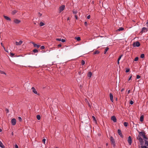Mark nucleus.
Segmentation results:
<instances>
[{
	"label": "nucleus",
	"instance_id": "1",
	"mask_svg": "<svg viewBox=\"0 0 148 148\" xmlns=\"http://www.w3.org/2000/svg\"><path fill=\"white\" fill-rule=\"evenodd\" d=\"M110 139L112 145L113 146L114 148L115 147L116 143L113 137L111 136L110 137Z\"/></svg>",
	"mask_w": 148,
	"mask_h": 148
},
{
	"label": "nucleus",
	"instance_id": "2",
	"mask_svg": "<svg viewBox=\"0 0 148 148\" xmlns=\"http://www.w3.org/2000/svg\"><path fill=\"white\" fill-rule=\"evenodd\" d=\"M140 45V43L138 41H137L136 42H134L133 44V46L134 47H139Z\"/></svg>",
	"mask_w": 148,
	"mask_h": 148
},
{
	"label": "nucleus",
	"instance_id": "3",
	"mask_svg": "<svg viewBox=\"0 0 148 148\" xmlns=\"http://www.w3.org/2000/svg\"><path fill=\"white\" fill-rule=\"evenodd\" d=\"M127 141L129 144L131 145L132 143V139L131 136H129L128 137Z\"/></svg>",
	"mask_w": 148,
	"mask_h": 148
},
{
	"label": "nucleus",
	"instance_id": "4",
	"mask_svg": "<svg viewBox=\"0 0 148 148\" xmlns=\"http://www.w3.org/2000/svg\"><path fill=\"white\" fill-rule=\"evenodd\" d=\"M16 120L14 119H12L11 120V123L13 125H14L16 124Z\"/></svg>",
	"mask_w": 148,
	"mask_h": 148
},
{
	"label": "nucleus",
	"instance_id": "5",
	"mask_svg": "<svg viewBox=\"0 0 148 148\" xmlns=\"http://www.w3.org/2000/svg\"><path fill=\"white\" fill-rule=\"evenodd\" d=\"M111 119L114 122L116 123L117 120L116 117L114 116H113L111 117Z\"/></svg>",
	"mask_w": 148,
	"mask_h": 148
},
{
	"label": "nucleus",
	"instance_id": "6",
	"mask_svg": "<svg viewBox=\"0 0 148 148\" xmlns=\"http://www.w3.org/2000/svg\"><path fill=\"white\" fill-rule=\"evenodd\" d=\"M147 30H148V29L145 27H143L142 28V30L141 32V33L145 32H146Z\"/></svg>",
	"mask_w": 148,
	"mask_h": 148
},
{
	"label": "nucleus",
	"instance_id": "7",
	"mask_svg": "<svg viewBox=\"0 0 148 148\" xmlns=\"http://www.w3.org/2000/svg\"><path fill=\"white\" fill-rule=\"evenodd\" d=\"M64 8H65V5H62L61 6H60V12L62 11H63L64 9Z\"/></svg>",
	"mask_w": 148,
	"mask_h": 148
},
{
	"label": "nucleus",
	"instance_id": "8",
	"mask_svg": "<svg viewBox=\"0 0 148 148\" xmlns=\"http://www.w3.org/2000/svg\"><path fill=\"white\" fill-rule=\"evenodd\" d=\"M23 41L22 40H20L19 42H18L17 41H16L15 42L16 45H21L22 43H23Z\"/></svg>",
	"mask_w": 148,
	"mask_h": 148
},
{
	"label": "nucleus",
	"instance_id": "9",
	"mask_svg": "<svg viewBox=\"0 0 148 148\" xmlns=\"http://www.w3.org/2000/svg\"><path fill=\"white\" fill-rule=\"evenodd\" d=\"M118 134L121 137H123V135L121 132V130L120 129H118Z\"/></svg>",
	"mask_w": 148,
	"mask_h": 148
},
{
	"label": "nucleus",
	"instance_id": "10",
	"mask_svg": "<svg viewBox=\"0 0 148 148\" xmlns=\"http://www.w3.org/2000/svg\"><path fill=\"white\" fill-rule=\"evenodd\" d=\"M110 97L111 101L112 102H113V96L112 94L111 93H110Z\"/></svg>",
	"mask_w": 148,
	"mask_h": 148
},
{
	"label": "nucleus",
	"instance_id": "11",
	"mask_svg": "<svg viewBox=\"0 0 148 148\" xmlns=\"http://www.w3.org/2000/svg\"><path fill=\"white\" fill-rule=\"evenodd\" d=\"M32 43L34 47H37L38 48L40 47V45H38L35 43L34 42H32Z\"/></svg>",
	"mask_w": 148,
	"mask_h": 148
},
{
	"label": "nucleus",
	"instance_id": "12",
	"mask_svg": "<svg viewBox=\"0 0 148 148\" xmlns=\"http://www.w3.org/2000/svg\"><path fill=\"white\" fill-rule=\"evenodd\" d=\"M14 22L16 24H18L21 22V21L17 19H15L14 20Z\"/></svg>",
	"mask_w": 148,
	"mask_h": 148
},
{
	"label": "nucleus",
	"instance_id": "13",
	"mask_svg": "<svg viewBox=\"0 0 148 148\" xmlns=\"http://www.w3.org/2000/svg\"><path fill=\"white\" fill-rule=\"evenodd\" d=\"M3 17H4V18L7 20V21H11V18H9V17L7 16H5V15H4L3 16Z\"/></svg>",
	"mask_w": 148,
	"mask_h": 148
},
{
	"label": "nucleus",
	"instance_id": "14",
	"mask_svg": "<svg viewBox=\"0 0 148 148\" xmlns=\"http://www.w3.org/2000/svg\"><path fill=\"white\" fill-rule=\"evenodd\" d=\"M32 91L34 93V94H37V91H36V90L34 88V87H32Z\"/></svg>",
	"mask_w": 148,
	"mask_h": 148
},
{
	"label": "nucleus",
	"instance_id": "15",
	"mask_svg": "<svg viewBox=\"0 0 148 148\" xmlns=\"http://www.w3.org/2000/svg\"><path fill=\"white\" fill-rule=\"evenodd\" d=\"M92 75V73L91 72H89L87 74V76L88 77L90 78L91 77Z\"/></svg>",
	"mask_w": 148,
	"mask_h": 148
},
{
	"label": "nucleus",
	"instance_id": "16",
	"mask_svg": "<svg viewBox=\"0 0 148 148\" xmlns=\"http://www.w3.org/2000/svg\"><path fill=\"white\" fill-rule=\"evenodd\" d=\"M0 147L2 148H5V146L2 143V142L0 141Z\"/></svg>",
	"mask_w": 148,
	"mask_h": 148
},
{
	"label": "nucleus",
	"instance_id": "17",
	"mask_svg": "<svg viewBox=\"0 0 148 148\" xmlns=\"http://www.w3.org/2000/svg\"><path fill=\"white\" fill-rule=\"evenodd\" d=\"M144 116L142 115L141 116L140 118V121L141 122H143V121Z\"/></svg>",
	"mask_w": 148,
	"mask_h": 148
},
{
	"label": "nucleus",
	"instance_id": "18",
	"mask_svg": "<svg viewBox=\"0 0 148 148\" xmlns=\"http://www.w3.org/2000/svg\"><path fill=\"white\" fill-rule=\"evenodd\" d=\"M99 53V51L98 50H96L93 53V54L95 55L96 54H98Z\"/></svg>",
	"mask_w": 148,
	"mask_h": 148
},
{
	"label": "nucleus",
	"instance_id": "19",
	"mask_svg": "<svg viewBox=\"0 0 148 148\" xmlns=\"http://www.w3.org/2000/svg\"><path fill=\"white\" fill-rule=\"evenodd\" d=\"M108 49H109L108 47H107L105 49V50H104V54H105L106 53L107 51H108Z\"/></svg>",
	"mask_w": 148,
	"mask_h": 148
},
{
	"label": "nucleus",
	"instance_id": "20",
	"mask_svg": "<svg viewBox=\"0 0 148 148\" xmlns=\"http://www.w3.org/2000/svg\"><path fill=\"white\" fill-rule=\"evenodd\" d=\"M123 30H124V28L122 27H120L118 29V30L119 31H122Z\"/></svg>",
	"mask_w": 148,
	"mask_h": 148
},
{
	"label": "nucleus",
	"instance_id": "21",
	"mask_svg": "<svg viewBox=\"0 0 148 148\" xmlns=\"http://www.w3.org/2000/svg\"><path fill=\"white\" fill-rule=\"evenodd\" d=\"M45 23L42 22H41L40 23V26H42L45 25Z\"/></svg>",
	"mask_w": 148,
	"mask_h": 148
},
{
	"label": "nucleus",
	"instance_id": "22",
	"mask_svg": "<svg viewBox=\"0 0 148 148\" xmlns=\"http://www.w3.org/2000/svg\"><path fill=\"white\" fill-rule=\"evenodd\" d=\"M124 126L125 127H127L128 125V123L126 122H125L123 123Z\"/></svg>",
	"mask_w": 148,
	"mask_h": 148
},
{
	"label": "nucleus",
	"instance_id": "23",
	"mask_svg": "<svg viewBox=\"0 0 148 148\" xmlns=\"http://www.w3.org/2000/svg\"><path fill=\"white\" fill-rule=\"evenodd\" d=\"M36 117L38 120H40V117L39 115H38L36 116Z\"/></svg>",
	"mask_w": 148,
	"mask_h": 148
},
{
	"label": "nucleus",
	"instance_id": "24",
	"mask_svg": "<svg viewBox=\"0 0 148 148\" xmlns=\"http://www.w3.org/2000/svg\"><path fill=\"white\" fill-rule=\"evenodd\" d=\"M17 12V11L16 10H14V11H13L12 12V14H13V15H14V14H15L16 13V12Z\"/></svg>",
	"mask_w": 148,
	"mask_h": 148
},
{
	"label": "nucleus",
	"instance_id": "25",
	"mask_svg": "<svg viewBox=\"0 0 148 148\" xmlns=\"http://www.w3.org/2000/svg\"><path fill=\"white\" fill-rule=\"evenodd\" d=\"M73 12L74 14H76L77 13V10H73Z\"/></svg>",
	"mask_w": 148,
	"mask_h": 148
},
{
	"label": "nucleus",
	"instance_id": "26",
	"mask_svg": "<svg viewBox=\"0 0 148 148\" xmlns=\"http://www.w3.org/2000/svg\"><path fill=\"white\" fill-rule=\"evenodd\" d=\"M85 63V61L84 60H82L81 61V64L82 65H83Z\"/></svg>",
	"mask_w": 148,
	"mask_h": 148
},
{
	"label": "nucleus",
	"instance_id": "27",
	"mask_svg": "<svg viewBox=\"0 0 148 148\" xmlns=\"http://www.w3.org/2000/svg\"><path fill=\"white\" fill-rule=\"evenodd\" d=\"M0 73L1 74H4L5 75H6V74L5 72L2 71H0Z\"/></svg>",
	"mask_w": 148,
	"mask_h": 148
},
{
	"label": "nucleus",
	"instance_id": "28",
	"mask_svg": "<svg viewBox=\"0 0 148 148\" xmlns=\"http://www.w3.org/2000/svg\"><path fill=\"white\" fill-rule=\"evenodd\" d=\"M145 55L144 54H142L140 55V58H144Z\"/></svg>",
	"mask_w": 148,
	"mask_h": 148
},
{
	"label": "nucleus",
	"instance_id": "29",
	"mask_svg": "<svg viewBox=\"0 0 148 148\" xmlns=\"http://www.w3.org/2000/svg\"><path fill=\"white\" fill-rule=\"evenodd\" d=\"M75 38L77 40V41H79L81 40V38L80 37H75Z\"/></svg>",
	"mask_w": 148,
	"mask_h": 148
},
{
	"label": "nucleus",
	"instance_id": "30",
	"mask_svg": "<svg viewBox=\"0 0 148 148\" xmlns=\"http://www.w3.org/2000/svg\"><path fill=\"white\" fill-rule=\"evenodd\" d=\"M33 52L35 53H37L38 52V51L37 49H34L33 50Z\"/></svg>",
	"mask_w": 148,
	"mask_h": 148
},
{
	"label": "nucleus",
	"instance_id": "31",
	"mask_svg": "<svg viewBox=\"0 0 148 148\" xmlns=\"http://www.w3.org/2000/svg\"><path fill=\"white\" fill-rule=\"evenodd\" d=\"M123 56V55L122 54L118 58V60H120L121 59V58L122 57V56Z\"/></svg>",
	"mask_w": 148,
	"mask_h": 148
},
{
	"label": "nucleus",
	"instance_id": "32",
	"mask_svg": "<svg viewBox=\"0 0 148 148\" xmlns=\"http://www.w3.org/2000/svg\"><path fill=\"white\" fill-rule=\"evenodd\" d=\"M138 57H136V58H135L134 59V61H138Z\"/></svg>",
	"mask_w": 148,
	"mask_h": 148
},
{
	"label": "nucleus",
	"instance_id": "33",
	"mask_svg": "<svg viewBox=\"0 0 148 148\" xmlns=\"http://www.w3.org/2000/svg\"><path fill=\"white\" fill-rule=\"evenodd\" d=\"M46 139L45 138H44V139H43L42 140V142L44 144H45V141H46Z\"/></svg>",
	"mask_w": 148,
	"mask_h": 148
},
{
	"label": "nucleus",
	"instance_id": "34",
	"mask_svg": "<svg viewBox=\"0 0 148 148\" xmlns=\"http://www.w3.org/2000/svg\"><path fill=\"white\" fill-rule=\"evenodd\" d=\"M92 118L94 121H96L95 118L94 116H92Z\"/></svg>",
	"mask_w": 148,
	"mask_h": 148
},
{
	"label": "nucleus",
	"instance_id": "35",
	"mask_svg": "<svg viewBox=\"0 0 148 148\" xmlns=\"http://www.w3.org/2000/svg\"><path fill=\"white\" fill-rule=\"evenodd\" d=\"M130 70V69H126V70L125 72H126V73H128V72Z\"/></svg>",
	"mask_w": 148,
	"mask_h": 148
},
{
	"label": "nucleus",
	"instance_id": "36",
	"mask_svg": "<svg viewBox=\"0 0 148 148\" xmlns=\"http://www.w3.org/2000/svg\"><path fill=\"white\" fill-rule=\"evenodd\" d=\"M141 147L142 148H148V147L146 146L141 145Z\"/></svg>",
	"mask_w": 148,
	"mask_h": 148
},
{
	"label": "nucleus",
	"instance_id": "37",
	"mask_svg": "<svg viewBox=\"0 0 148 148\" xmlns=\"http://www.w3.org/2000/svg\"><path fill=\"white\" fill-rule=\"evenodd\" d=\"M10 56L12 57H13L14 54L13 53H10Z\"/></svg>",
	"mask_w": 148,
	"mask_h": 148
},
{
	"label": "nucleus",
	"instance_id": "38",
	"mask_svg": "<svg viewBox=\"0 0 148 148\" xmlns=\"http://www.w3.org/2000/svg\"><path fill=\"white\" fill-rule=\"evenodd\" d=\"M130 104L131 105H132L134 103V102L132 101V100H131L130 101Z\"/></svg>",
	"mask_w": 148,
	"mask_h": 148
},
{
	"label": "nucleus",
	"instance_id": "39",
	"mask_svg": "<svg viewBox=\"0 0 148 148\" xmlns=\"http://www.w3.org/2000/svg\"><path fill=\"white\" fill-rule=\"evenodd\" d=\"M40 49H45V47L44 46H42L40 47Z\"/></svg>",
	"mask_w": 148,
	"mask_h": 148
},
{
	"label": "nucleus",
	"instance_id": "40",
	"mask_svg": "<svg viewBox=\"0 0 148 148\" xmlns=\"http://www.w3.org/2000/svg\"><path fill=\"white\" fill-rule=\"evenodd\" d=\"M132 76V75H131L129 77V78L128 79V81H129L131 79Z\"/></svg>",
	"mask_w": 148,
	"mask_h": 148
},
{
	"label": "nucleus",
	"instance_id": "41",
	"mask_svg": "<svg viewBox=\"0 0 148 148\" xmlns=\"http://www.w3.org/2000/svg\"><path fill=\"white\" fill-rule=\"evenodd\" d=\"M140 77L139 75H138L136 76V78L137 79H139L140 78Z\"/></svg>",
	"mask_w": 148,
	"mask_h": 148
},
{
	"label": "nucleus",
	"instance_id": "42",
	"mask_svg": "<svg viewBox=\"0 0 148 148\" xmlns=\"http://www.w3.org/2000/svg\"><path fill=\"white\" fill-rule=\"evenodd\" d=\"M18 119L20 121H22V119L20 117H18Z\"/></svg>",
	"mask_w": 148,
	"mask_h": 148
},
{
	"label": "nucleus",
	"instance_id": "43",
	"mask_svg": "<svg viewBox=\"0 0 148 148\" xmlns=\"http://www.w3.org/2000/svg\"><path fill=\"white\" fill-rule=\"evenodd\" d=\"M61 41L63 42H65L66 40L65 39H61Z\"/></svg>",
	"mask_w": 148,
	"mask_h": 148
},
{
	"label": "nucleus",
	"instance_id": "44",
	"mask_svg": "<svg viewBox=\"0 0 148 148\" xmlns=\"http://www.w3.org/2000/svg\"><path fill=\"white\" fill-rule=\"evenodd\" d=\"M56 40L58 41H61V38H56Z\"/></svg>",
	"mask_w": 148,
	"mask_h": 148
},
{
	"label": "nucleus",
	"instance_id": "45",
	"mask_svg": "<svg viewBox=\"0 0 148 148\" xmlns=\"http://www.w3.org/2000/svg\"><path fill=\"white\" fill-rule=\"evenodd\" d=\"M38 15L39 16H41L42 15V14H41L40 13V12H38Z\"/></svg>",
	"mask_w": 148,
	"mask_h": 148
},
{
	"label": "nucleus",
	"instance_id": "46",
	"mask_svg": "<svg viewBox=\"0 0 148 148\" xmlns=\"http://www.w3.org/2000/svg\"><path fill=\"white\" fill-rule=\"evenodd\" d=\"M5 111H6L7 113H8L9 112V110L8 109L6 108L5 109Z\"/></svg>",
	"mask_w": 148,
	"mask_h": 148
},
{
	"label": "nucleus",
	"instance_id": "47",
	"mask_svg": "<svg viewBox=\"0 0 148 148\" xmlns=\"http://www.w3.org/2000/svg\"><path fill=\"white\" fill-rule=\"evenodd\" d=\"M90 15H88L87 17V18L88 19H89L90 18Z\"/></svg>",
	"mask_w": 148,
	"mask_h": 148
},
{
	"label": "nucleus",
	"instance_id": "48",
	"mask_svg": "<svg viewBox=\"0 0 148 148\" xmlns=\"http://www.w3.org/2000/svg\"><path fill=\"white\" fill-rule=\"evenodd\" d=\"M84 25L86 26L87 25V22L85 21L84 22Z\"/></svg>",
	"mask_w": 148,
	"mask_h": 148
},
{
	"label": "nucleus",
	"instance_id": "49",
	"mask_svg": "<svg viewBox=\"0 0 148 148\" xmlns=\"http://www.w3.org/2000/svg\"><path fill=\"white\" fill-rule=\"evenodd\" d=\"M15 148H18V146L16 144L15 145Z\"/></svg>",
	"mask_w": 148,
	"mask_h": 148
},
{
	"label": "nucleus",
	"instance_id": "50",
	"mask_svg": "<svg viewBox=\"0 0 148 148\" xmlns=\"http://www.w3.org/2000/svg\"><path fill=\"white\" fill-rule=\"evenodd\" d=\"M61 46H62V45H61V44H59L58 45V47H61Z\"/></svg>",
	"mask_w": 148,
	"mask_h": 148
},
{
	"label": "nucleus",
	"instance_id": "51",
	"mask_svg": "<svg viewBox=\"0 0 148 148\" xmlns=\"http://www.w3.org/2000/svg\"><path fill=\"white\" fill-rule=\"evenodd\" d=\"M1 46L3 47L4 49L5 50V47H3V44L2 43H1Z\"/></svg>",
	"mask_w": 148,
	"mask_h": 148
},
{
	"label": "nucleus",
	"instance_id": "52",
	"mask_svg": "<svg viewBox=\"0 0 148 148\" xmlns=\"http://www.w3.org/2000/svg\"><path fill=\"white\" fill-rule=\"evenodd\" d=\"M82 123H83V122H84L85 123H88V122L86 121H82Z\"/></svg>",
	"mask_w": 148,
	"mask_h": 148
},
{
	"label": "nucleus",
	"instance_id": "53",
	"mask_svg": "<svg viewBox=\"0 0 148 148\" xmlns=\"http://www.w3.org/2000/svg\"><path fill=\"white\" fill-rule=\"evenodd\" d=\"M75 18H76V19H78V17H77V15H75Z\"/></svg>",
	"mask_w": 148,
	"mask_h": 148
},
{
	"label": "nucleus",
	"instance_id": "54",
	"mask_svg": "<svg viewBox=\"0 0 148 148\" xmlns=\"http://www.w3.org/2000/svg\"><path fill=\"white\" fill-rule=\"evenodd\" d=\"M124 90V88H122L121 90V92H122Z\"/></svg>",
	"mask_w": 148,
	"mask_h": 148
},
{
	"label": "nucleus",
	"instance_id": "55",
	"mask_svg": "<svg viewBox=\"0 0 148 148\" xmlns=\"http://www.w3.org/2000/svg\"><path fill=\"white\" fill-rule=\"evenodd\" d=\"M119 60H117V64H119Z\"/></svg>",
	"mask_w": 148,
	"mask_h": 148
},
{
	"label": "nucleus",
	"instance_id": "56",
	"mask_svg": "<svg viewBox=\"0 0 148 148\" xmlns=\"http://www.w3.org/2000/svg\"><path fill=\"white\" fill-rule=\"evenodd\" d=\"M130 90H129L128 91V92H127V93L128 94H129V93H130Z\"/></svg>",
	"mask_w": 148,
	"mask_h": 148
},
{
	"label": "nucleus",
	"instance_id": "57",
	"mask_svg": "<svg viewBox=\"0 0 148 148\" xmlns=\"http://www.w3.org/2000/svg\"><path fill=\"white\" fill-rule=\"evenodd\" d=\"M67 20H69V17H68V18H67Z\"/></svg>",
	"mask_w": 148,
	"mask_h": 148
},
{
	"label": "nucleus",
	"instance_id": "58",
	"mask_svg": "<svg viewBox=\"0 0 148 148\" xmlns=\"http://www.w3.org/2000/svg\"><path fill=\"white\" fill-rule=\"evenodd\" d=\"M2 131V129L0 128V132H1Z\"/></svg>",
	"mask_w": 148,
	"mask_h": 148
},
{
	"label": "nucleus",
	"instance_id": "59",
	"mask_svg": "<svg viewBox=\"0 0 148 148\" xmlns=\"http://www.w3.org/2000/svg\"><path fill=\"white\" fill-rule=\"evenodd\" d=\"M106 145L107 146H108V143H106Z\"/></svg>",
	"mask_w": 148,
	"mask_h": 148
},
{
	"label": "nucleus",
	"instance_id": "60",
	"mask_svg": "<svg viewBox=\"0 0 148 148\" xmlns=\"http://www.w3.org/2000/svg\"><path fill=\"white\" fill-rule=\"evenodd\" d=\"M11 134H12V135H13V132H12Z\"/></svg>",
	"mask_w": 148,
	"mask_h": 148
},
{
	"label": "nucleus",
	"instance_id": "61",
	"mask_svg": "<svg viewBox=\"0 0 148 148\" xmlns=\"http://www.w3.org/2000/svg\"><path fill=\"white\" fill-rule=\"evenodd\" d=\"M5 51L6 52H8L7 51H6V50H5Z\"/></svg>",
	"mask_w": 148,
	"mask_h": 148
},
{
	"label": "nucleus",
	"instance_id": "62",
	"mask_svg": "<svg viewBox=\"0 0 148 148\" xmlns=\"http://www.w3.org/2000/svg\"><path fill=\"white\" fill-rule=\"evenodd\" d=\"M79 74H80V72H79Z\"/></svg>",
	"mask_w": 148,
	"mask_h": 148
},
{
	"label": "nucleus",
	"instance_id": "63",
	"mask_svg": "<svg viewBox=\"0 0 148 148\" xmlns=\"http://www.w3.org/2000/svg\"><path fill=\"white\" fill-rule=\"evenodd\" d=\"M98 148H101L100 147H99Z\"/></svg>",
	"mask_w": 148,
	"mask_h": 148
},
{
	"label": "nucleus",
	"instance_id": "64",
	"mask_svg": "<svg viewBox=\"0 0 148 148\" xmlns=\"http://www.w3.org/2000/svg\"><path fill=\"white\" fill-rule=\"evenodd\" d=\"M86 119H88V118L86 117Z\"/></svg>",
	"mask_w": 148,
	"mask_h": 148
}]
</instances>
